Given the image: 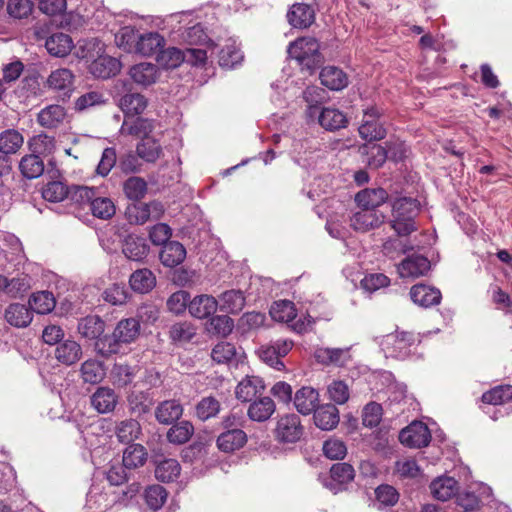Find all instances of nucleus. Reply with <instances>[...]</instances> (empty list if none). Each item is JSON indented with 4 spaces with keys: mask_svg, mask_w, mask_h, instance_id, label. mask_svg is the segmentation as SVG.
I'll list each match as a JSON object with an SVG mask.
<instances>
[{
    "mask_svg": "<svg viewBox=\"0 0 512 512\" xmlns=\"http://www.w3.org/2000/svg\"><path fill=\"white\" fill-rule=\"evenodd\" d=\"M420 211V203L410 197L397 198L392 202V229L399 236H407L416 230L415 217Z\"/></svg>",
    "mask_w": 512,
    "mask_h": 512,
    "instance_id": "f257e3e1",
    "label": "nucleus"
},
{
    "mask_svg": "<svg viewBox=\"0 0 512 512\" xmlns=\"http://www.w3.org/2000/svg\"><path fill=\"white\" fill-rule=\"evenodd\" d=\"M288 54L308 70L315 69L323 61L320 44L313 37H301L290 43Z\"/></svg>",
    "mask_w": 512,
    "mask_h": 512,
    "instance_id": "f03ea898",
    "label": "nucleus"
},
{
    "mask_svg": "<svg viewBox=\"0 0 512 512\" xmlns=\"http://www.w3.org/2000/svg\"><path fill=\"white\" fill-rule=\"evenodd\" d=\"M207 59V53L201 48H187L182 51L175 47H170L161 50L157 55V62L165 69H175L181 65L182 62H187L191 65H203Z\"/></svg>",
    "mask_w": 512,
    "mask_h": 512,
    "instance_id": "7ed1b4c3",
    "label": "nucleus"
},
{
    "mask_svg": "<svg viewBox=\"0 0 512 512\" xmlns=\"http://www.w3.org/2000/svg\"><path fill=\"white\" fill-rule=\"evenodd\" d=\"M128 343V319H122L112 335H106L95 342L94 348L98 355L110 357L113 354H124V346Z\"/></svg>",
    "mask_w": 512,
    "mask_h": 512,
    "instance_id": "20e7f679",
    "label": "nucleus"
},
{
    "mask_svg": "<svg viewBox=\"0 0 512 512\" xmlns=\"http://www.w3.org/2000/svg\"><path fill=\"white\" fill-rule=\"evenodd\" d=\"M416 338L409 332H395L383 337L381 348L387 357L405 359L411 353Z\"/></svg>",
    "mask_w": 512,
    "mask_h": 512,
    "instance_id": "39448f33",
    "label": "nucleus"
},
{
    "mask_svg": "<svg viewBox=\"0 0 512 512\" xmlns=\"http://www.w3.org/2000/svg\"><path fill=\"white\" fill-rule=\"evenodd\" d=\"M381 115L382 111L375 106L364 110L362 123L358 129L362 139L367 141H376L381 140L386 136V129L379 121Z\"/></svg>",
    "mask_w": 512,
    "mask_h": 512,
    "instance_id": "423d86ee",
    "label": "nucleus"
},
{
    "mask_svg": "<svg viewBox=\"0 0 512 512\" xmlns=\"http://www.w3.org/2000/svg\"><path fill=\"white\" fill-rule=\"evenodd\" d=\"M293 347V342L288 339H278L269 345L262 346L259 351L260 359L276 370H282L284 363L281 360Z\"/></svg>",
    "mask_w": 512,
    "mask_h": 512,
    "instance_id": "0eeeda50",
    "label": "nucleus"
},
{
    "mask_svg": "<svg viewBox=\"0 0 512 512\" xmlns=\"http://www.w3.org/2000/svg\"><path fill=\"white\" fill-rule=\"evenodd\" d=\"M400 442L410 448H421L429 444L431 434L426 424L414 421L399 433Z\"/></svg>",
    "mask_w": 512,
    "mask_h": 512,
    "instance_id": "6e6552de",
    "label": "nucleus"
},
{
    "mask_svg": "<svg viewBox=\"0 0 512 512\" xmlns=\"http://www.w3.org/2000/svg\"><path fill=\"white\" fill-rule=\"evenodd\" d=\"M276 438L284 443H295L303 435L300 417L296 414L282 416L275 429Z\"/></svg>",
    "mask_w": 512,
    "mask_h": 512,
    "instance_id": "1a4fd4ad",
    "label": "nucleus"
},
{
    "mask_svg": "<svg viewBox=\"0 0 512 512\" xmlns=\"http://www.w3.org/2000/svg\"><path fill=\"white\" fill-rule=\"evenodd\" d=\"M385 216L373 209L360 208L350 218V225L356 231L366 232L379 227Z\"/></svg>",
    "mask_w": 512,
    "mask_h": 512,
    "instance_id": "9d476101",
    "label": "nucleus"
},
{
    "mask_svg": "<svg viewBox=\"0 0 512 512\" xmlns=\"http://www.w3.org/2000/svg\"><path fill=\"white\" fill-rule=\"evenodd\" d=\"M121 69L118 59L109 55L101 54L93 59L89 65V72L97 78L107 79L115 76Z\"/></svg>",
    "mask_w": 512,
    "mask_h": 512,
    "instance_id": "9b49d317",
    "label": "nucleus"
},
{
    "mask_svg": "<svg viewBox=\"0 0 512 512\" xmlns=\"http://www.w3.org/2000/svg\"><path fill=\"white\" fill-rule=\"evenodd\" d=\"M430 269L429 260L421 255H413L398 265V273L402 278H417L425 275Z\"/></svg>",
    "mask_w": 512,
    "mask_h": 512,
    "instance_id": "f8f14e48",
    "label": "nucleus"
},
{
    "mask_svg": "<svg viewBox=\"0 0 512 512\" xmlns=\"http://www.w3.org/2000/svg\"><path fill=\"white\" fill-rule=\"evenodd\" d=\"M265 385L261 378L257 376H246L242 379L235 390L236 398L242 402H251L258 395H261Z\"/></svg>",
    "mask_w": 512,
    "mask_h": 512,
    "instance_id": "ddd939ff",
    "label": "nucleus"
},
{
    "mask_svg": "<svg viewBox=\"0 0 512 512\" xmlns=\"http://www.w3.org/2000/svg\"><path fill=\"white\" fill-rule=\"evenodd\" d=\"M218 308V300L207 294L197 295L190 302L188 311L191 316L205 319L213 315Z\"/></svg>",
    "mask_w": 512,
    "mask_h": 512,
    "instance_id": "4468645a",
    "label": "nucleus"
},
{
    "mask_svg": "<svg viewBox=\"0 0 512 512\" xmlns=\"http://www.w3.org/2000/svg\"><path fill=\"white\" fill-rule=\"evenodd\" d=\"M287 19L294 28H308L315 20V11L308 4L296 3L289 9Z\"/></svg>",
    "mask_w": 512,
    "mask_h": 512,
    "instance_id": "2eb2a0df",
    "label": "nucleus"
},
{
    "mask_svg": "<svg viewBox=\"0 0 512 512\" xmlns=\"http://www.w3.org/2000/svg\"><path fill=\"white\" fill-rule=\"evenodd\" d=\"M314 356L319 363L325 365L344 366L351 360L350 348H317Z\"/></svg>",
    "mask_w": 512,
    "mask_h": 512,
    "instance_id": "dca6fc26",
    "label": "nucleus"
},
{
    "mask_svg": "<svg viewBox=\"0 0 512 512\" xmlns=\"http://www.w3.org/2000/svg\"><path fill=\"white\" fill-rule=\"evenodd\" d=\"M66 116L67 112L63 106L52 104L38 112L37 123L46 129H54L63 124Z\"/></svg>",
    "mask_w": 512,
    "mask_h": 512,
    "instance_id": "f3484780",
    "label": "nucleus"
},
{
    "mask_svg": "<svg viewBox=\"0 0 512 512\" xmlns=\"http://www.w3.org/2000/svg\"><path fill=\"white\" fill-rule=\"evenodd\" d=\"M54 355L58 362L70 366L82 357V347L72 339L63 340L56 346Z\"/></svg>",
    "mask_w": 512,
    "mask_h": 512,
    "instance_id": "a211bd4d",
    "label": "nucleus"
},
{
    "mask_svg": "<svg viewBox=\"0 0 512 512\" xmlns=\"http://www.w3.org/2000/svg\"><path fill=\"white\" fill-rule=\"evenodd\" d=\"M163 206L160 202L153 201L151 203H136L130 206V220L134 218L135 223L143 224L149 219H159L163 214Z\"/></svg>",
    "mask_w": 512,
    "mask_h": 512,
    "instance_id": "6ab92c4d",
    "label": "nucleus"
},
{
    "mask_svg": "<svg viewBox=\"0 0 512 512\" xmlns=\"http://www.w3.org/2000/svg\"><path fill=\"white\" fill-rule=\"evenodd\" d=\"M410 297L415 304L427 308L439 304L442 296L440 290L418 284L411 288Z\"/></svg>",
    "mask_w": 512,
    "mask_h": 512,
    "instance_id": "aec40b11",
    "label": "nucleus"
},
{
    "mask_svg": "<svg viewBox=\"0 0 512 512\" xmlns=\"http://www.w3.org/2000/svg\"><path fill=\"white\" fill-rule=\"evenodd\" d=\"M183 414V406L177 400H165L155 409L156 420L160 424L170 425L177 421Z\"/></svg>",
    "mask_w": 512,
    "mask_h": 512,
    "instance_id": "412c9836",
    "label": "nucleus"
},
{
    "mask_svg": "<svg viewBox=\"0 0 512 512\" xmlns=\"http://www.w3.org/2000/svg\"><path fill=\"white\" fill-rule=\"evenodd\" d=\"M79 373L83 383L97 385L104 380L106 369L101 361L87 359L80 365Z\"/></svg>",
    "mask_w": 512,
    "mask_h": 512,
    "instance_id": "4be33fe9",
    "label": "nucleus"
},
{
    "mask_svg": "<svg viewBox=\"0 0 512 512\" xmlns=\"http://www.w3.org/2000/svg\"><path fill=\"white\" fill-rule=\"evenodd\" d=\"M118 397L114 390L108 387H99L90 398L92 407L104 414L114 410Z\"/></svg>",
    "mask_w": 512,
    "mask_h": 512,
    "instance_id": "5701e85b",
    "label": "nucleus"
},
{
    "mask_svg": "<svg viewBox=\"0 0 512 512\" xmlns=\"http://www.w3.org/2000/svg\"><path fill=\"white\" fill-rule=\"evenodd\" d=\"M157 65L149 62H142L130 68V78L137 84L149 86L159 78Z\"/></svg>",
    "mask_w": 512,
    "mask_h": 512,
    "instance_id": "b1692460",
    "label": "nucleus"
},
{
    "mask_svg": "<svg viewBox=\"0 0 512 512\" xmlns=\"http://www.w3.org/2000/svg\"><path fill=\"white\" fill-rule=\"evenodd\" d=\"M136 153L145 162L155 163L163 155V149L155 136L143 137L136 145Z\"/></svg>",
    "mask_w": 512,
    "mask_h": 512,
    "instance_id": "393cba45",
    "label": "nucleus"
},
{
    "mask_svg": "<svg viewBox=\"0 0 512 512\" xmlns=\"http://www.w3.org/2000/svg\"><path fill=\"white\" fill-rule=\"evenodd\" d=\"M388 199V193L383 188H367L355 196L359 208L373 209L381 206Z\"/></svg>",
    "mask_w": 512,
    "mask_h": 512,
    "instance_id": "a878e982",
    "label": "nucleus"
},
{
    "mask_svg": "<svg viewBox=\"0 0 512 512\" xmlns=\"http://www.w3.org/2000/svg\"><path fill=\"white\" fill-rule=\"evenodd\" d=\"M459 490L458 482L453 477L442 476L433 480L430 491L434 498L440 501L451 499Z\"/></svg>",
    "mask_w": 512,
    "mask_h": 512,
    "instance_id": "bb28decb",
    "label": "nucleus"
},
{
    "mask_svg": "<svg viewBox=\"0 0 512 512\" xmlns=\"http://www.w3.org/2000/svg\"><path fill=\"white\" fill-rule=\"evenodd\" d=\"M319 394L312 387H302L295 393L294 405L297 411L303 415H308L317 408Z\"/></svg>",
    "mask_w": 512,
    "mask_h": 512,
    "instance_id": "cd10ccee",
    "label": "nucleus"
},
{
    "mask_svg": "<svg viewBox=\"0 0 512 512\" xmlns=\"http://www.w3.org/2000/svg\"><path fill=\"white\" fill-rule=\"evenodd\" d=\"M314 423L322 430H331L339 423V411L335 405L325 404L314 410Z\"/></svg>",
    "mask_w": 512,
    "mask_h": 512,
    "instance_id": "c85d7f7f",
    "label": "nucleus"
},
{
    "mask_svg": "<svg viewBox=\"0 0 512 512\" xmlns=\"http://www.w3.org/2000/svg\"><path fill=\"white\" fill-rule=\"evenodd\" d=\"M322 85L330 90L339 91L348 85L347 74L336 66H326L320 72Z\"/></svg>",
    "mask_w": 512,
    "mask_h": 512,
    "instance_id": "c756f323",
    "label": "nucleus"
},
{
    "mask_svg": "<svg viewBox=\"0 0 512 512\" xmlns=\"http://www.w3.org/2000/svg\"><path fill=\"white\" fill-rule=\"evenodd\" d=\"M275 408V403L270 397H261L251 401L247 415L252 421L265 422L273 415Z\"/></svg>",
    "mask_w": 512,
    "mask_h": 512,
    "instance_id": "7c9ffc66",
    "label": "nucleus"
},
{
    "mask_svg": "<svg viewBox=\"0 0 512 512\" xmlns=\"http://www.w3.org/2000/svg\"><path fill=\"white\" fill-rule=\"evenodd\" d=\"M77 329L82 337L98 341L105 330V322L97 315H89L79 320Z\"/></svg>",
    "mask_w": 512,
    "mask_h": 512,
    "instance_id": "2f4dec72",
    "label": "nucleus"
},
{
    "mask_svg": "<svg viewBox=\"0 0 512 512\" xmlns=\"http://www.w3.org/2000/svg\"><path fill=\"white\" fill-rule=\"evenodd\" d=\"M247 442V435L241 429H229L218 436L217 446L221 451L233 452Z\"/></svg>",
    "mask_w": 512,
    "mask_h": 512,
    "instance_id": "473e14b6",
    "label": "nucleus"
},
{
    "mask_svg": "<svg viewBox=\"0 0 512 512\" xmlns=\"http://www.w3.org/2000/svg\"><path fill=\"white\" fill-rule=\"evenodd\" d=\"M45 47L49 54L56 57H64L73 48V41L68 34L58 32L47 38Z\"/></svg>",
    "mask_w": 512,
    "mask_h": 512,
    "instance_id": "72a5a7b5",
    "label": "nucleus"
},
{
    "mask_svg": "<svg viewBox=\"0 0 512 512\" xmlns=\"http://www.w3.org/2000/svg\"><path fill=\"white\" fill-rule=\"evenodd\" d=\"M185 257L186 249L177 241L166 243L160 252L161 263L166 267L178 266L184 261Z\"/></svg>",
    "mask_w": 512,
    "mask_h": 512,
    "instance_id": "f704fd0d",
    "label": "nucleus"
},
{
    "mask_svg": "<svg viewBox=\"0 0 512 512\" xmlns=\"http://www.w3.org/2000/svg\"><path fill=\"white\" fill-rule=\"evenodd\" d=\"M165 45V39L158 32H148L139 36L136 51L143 56L157 53Z\"/></svg>",
    "mask_w": 512,
    "mask_h": 512,
    "instance_id": "c9c22d12",
    "label": "nucleus"
},
{
    "mask_svg": "<svg viewBox=\"0 0 512 512\" xmlns=\"http://www.w3.org/2000/svg\"><path fill=\"white\" fill-rule=\"evenodd\" d=\"M155 285L156 277L153 272L147 268L138 269L130 275V289L137 293H148Z\"/></svg>",
    "mask_w": 512,
    "mask_h": 512,
    "instance_id": "e433bc0d",
    "label": "nucleus"
},
{
    "mask_svg": "<svg viewBox=\"0 0 512 512\" xmlns=\"http://www.w3.org/2000/svg\"><path fill=\"white\" fill-rule=\"evenodd\" d=\"M331 483L326 485L330 490L336 493L340 487L336 485H344L350 483L355 477L354 468L348 463H336L330 469Z\"/></svg>",
    "mask_w": 512,
    "mask_h": 512,
    "instance_id": "4c0bfd02",
    "label": "nucleus"
},
{
    "mask_svg": "<svg viewBox=\"0 0 512 512\" xmlns=\"http://www.w3.org/2000/svg\"><path fill=\"white\" fill-rule=\"evenodd\" d=\"M245 306V297L240 290H229L220 295L218 307L221 311L236 314Z\"/></svg>",
    "mask_w": 512,
    "mask_h": 512,
    "instance_id": "58836bf2",
    "label": "nucleus"
},
{
    "mask_svg": "<svg viewBox=\"0 0 512 512\" xmlns=\"http://www.w3.org/2000/svg\"><path fill=\"white\" fill-rule=\"evenodd\" d=\"M243 54L235 39H228L219 52V65L231 69L241 63Z\"/></svg>",
    "mask_w": 512,
    "mask_h": 512,
    "instance_id": "ea45409f",
    "label": "nucleus"
},
{
    "mask_svg": "<svg viewBox=\"0 0 512 512\" xmlns=\"http://www.w3.org/2000/svg\"><path fill=\"white\" fill-rule=\"evenodd\" d=\"M5 319L15 327H26L32 321V313L23 304H10L5 310Z\"/></svg>",
    "mask_w": 512,
    "mask_h": 512,
    "instance_id": "a19ab883",
    "label": "nucleus"
},
{
    "mask_svg": "<svg viewBox=\"0 0 512 512\" xmlns=\"http://www.w3.org/2000/svg\"><path fill=\"white\" fill-rule=\"evenodd\" d=\"M19 169L25 178L35 179L43 174L44 162L39 155L31 152V154L25 155L21 158Z\"/></svg>",
    "mask_w": 512,
    "mask_h": 512,
    "instance_id": "79ce46f5",
    "label": "nucleus"
},
{
    "mask_svg": "<svg viewBox=\"0 0 512 512\" xmlns=\"http://www.w3.org/2000/svg\"><path fill=\"white\" fill-rule=\"evenodd\" d=\"M29 150L39 155V157L49 156L54 153L56 149V142L53 136L41 133L33 136L28 141Z\"/></svg>",
    "mask_w": 512,
    "mask_h": 512,
    "instance_id": "37998d69",
    "label": "nucleus"
},
{
    "mask_svg": "<svg viewBox=\"0 0 512 512\" xmlns=\"http://www.w3.org/2000/svg\"><path fill=\"white\" fill-rule=\"evenodd\" d=\"M318 121L323 128L330 131L343 128L347 124L346 116L340 110L330 107L322 109Z\"/></svg>",
    "mask_w": 512,
    "mask_h": 512,
    "instance_id": "c03bdc74",
    "label": "nucleus"
},
{
    "mask_svg": "<svg viewBox=\"0 0 512 512\" xmlns=\"http://www.w3.org/2000/svg\"><path fill=\"white\" fill-rule=\"evenodd\" d=\"M23 143V135L15 129H8L0 133V152L9 157L16 154Z\"/></svg>",
    "mask_w": 512,
    "mask_h": 512,
    "instance_id": "a18cd8bd",
    "label": "nucleus"
},
{
    "mask_svg": "<svg viewBox=\"0 0 512 512\" xmlns=\"http://www.w3.org/2000/svg\"><path fill=\"white\" fill-rule=\"evenodd\" d=\"M181 472V466L176 459H163L155 468V477L161 482H172L176 480Z\"/></svg>",
    "mask_w": 512,
    "mask_h": 512,
    "instance_id": "49530a36",
    "label": "nucleus"
},
{
    "mask_svg": "<svg viewBox=\"0 0 512 512\" xmlns=\"http://www.w3.org/2000/svg\"><path fill=\"white\" fill-rule=\"evenodd\" d=\"M56 301L49 291L33 293L29 298L31 309L38 314L50 313L55 307Z\"/></svg>",
    "mask_w": 512,
    "mask_h": 512,
    "instance_id": "de8ad7c7",
    "label": "nucleus"
},
{
    "mask_svg": "<svg viewBox=\"0 0 512 512\" xmlns=\"http://www.w3.org/2000/svg\"><path fill=\"white\" fill-rule=\"evenodd\" d=\"M270 315L277 322H293L296 318L294 303L289 300L277 301L271 306Z\"/></svg>",
    "mask_w": 512,
    "mask_h": 512,
    "instance_id": "09e8293b",
    "label": "nucleus"
},
{
    "mask_svg": "<svg viewBox=\"0 0 512 512\" xmlns=\"http://www.w3.org/2000/svg\"><path fill=\"white\" fill-rule=\"evenodd\" d=\"M96 194L97 192L94 188L73 185L69 187L68 200L79 208H84L85 206H90Z\"/></svg>",
    "mask_w": 512,
    "mask_h": 512,
    "instance_id": "8fccbe9b",
    "label": "nucleus"
},
{
    "mask_svg": "<svg viewBox=\"0 0 512 512\" xmlns=\"http://www.w3.org/2000/svg\"><path fill=\"white\" fill-rule=\"evenodd\" d=\"M74 75L66 68H60L52 71L47 79L50 88L59 91H69L73 85Z\"/></svg>",
    "mask_w": 512,
    "mask_h": 512,
    "instance_id": "3c124183",
    "label": "nucleus"
},
{
    "mask_svg": "<svg viewBox=\"0 0 512 512\" xmlns=\"http://www.w3.org/2000/svg\"><path fill=\"white\" fill-rule=\"evenodd\" d=\"M104 53V44L97 38L80 40L76 55L81 59H93Z\"/></svg>",
    "mask_w": 512,
    "mask_h": 512,
    "instance_id": "603ef678",
    "label": "nucleus"
},
{
    "mask_svg": "<svg viewBox=\"0 0 512 512\" xmlns=\"http://www.w3.org/2000/svg\"><path fill=\"white\" fill-rule=\"evenodd\" d=\"M220 409V402L213 396H207L197 403L195 413L201 421H206L217 416Z\"/></svg>",
    "mask_w": 512,
    "mask_h": 512,
    "instance_id": "864d4df0",
    "label": "nucleus"
},
{
    "mask_svg": "<svg viewBox=\"0 0 512 512\" xmlns=\"http://www.w3.org/2000/svg\"><path fill=\"white\" fill-rule=\"evenodd\" d=\"M193 433V425L188 421H182L168 430L167 439L173 444H184L190 440Z\"/></svg>",
    "mask_w": 512,
    "mask_h": 512,
    "instance_id": "5fc2aeb1",
    "label": "nucleus"
},
{
    "mask_svg": "<svg viewBox=\"0 0 512 512\" xmlns=\"http://www.w3.org/2000/svg\"><path fill=\"white\" fill-rule=\"evenodd\" d=\"M512 399V386H497L482 395V401L494 406L502 405Z\"/></svg>",
    "mask_w": 512,
    "mask_h": 512,
    "instance_id": "6e6d98bb",
    "label": "nucleus"
},
{
    "mask_svg": "<svg viewBox=\"0 0 512 512\" xmlns=\"http://www.w3.org/2000/svg\"><path fill=\"white\" fill-rule=\"evenodd\" d=\"M93 216L99 219H109L115 214V205L111 199L106 197H95L93 198L89 206Z\"/></svg>",
    "mask_w": 512,
    "mask_h": 512,
    "instance_id": "4d7b16f0",
    "label": "nucleus"
},
{
    "mask_svg": "<svg viewBox=\"0 0 512 512\" xmlns=\"http://www.w3.org/2000/svg\"><path fill=\"white\" fill-rule=\"evenodd\" d=\"M69 187L63 182H49L43 189V198L49 202H60L68 199Z\"/></svg>",
    "mask_w": 512,
    "mask_h": 512,
    "instance_id": "13d9d810",
    "label": "nucleus"
},
{
    "mask_svg": "<svg viewBox=\"0 0 512 512\" xmlns=\"http://www.w3.org/2000/svg\"><path fill=\"white\" fill-rule=\"evenodd\" d=\"M191 300L189 292L185 290L176 291L167 299V309L175 315H180L188 309Z\"/></svg>",
    "mask_w": 512,
    "mask_h": 512,
    "instance_id": "bf43d9fd",
    "label": "nucleus"
},
{
    "mask_svg": "<svg viewBox=\"0 0 512 512\" xmlns=\"http://www.w3.org/2000/svg\"><path fill=\"white\" fill-rule=\"evenodd\" d=\"M170 338L174 342H189L196 334V328L189 322H178L171 326Z\"/></svg>",
    "mask_w": 512,
    "mask_h": 512,
    "instance_id": "052dcab7",
    "label": "nucleus"
},
{
    "mask_svg": "<svg viewBox=\"0 0 512 512\" xmlns=\"http://www.w3.org/2000/svg\"><path fill=\"white\" fill-rule=\"evenodd\" d=\"M144 496L147 505L153 510H158L165 503L167 492L164 487L156 484L146 488Z\"/></svg>",
    "mask_w": 512,
    "mask_h": 512,
    "instance_id": "680f3d73",
    "label": "nucleus"
},
{
    "mask_svg": "<svg viewBox=\"0 0 512 512\" xmlns=\"http://www.w3.org/2000/svg\"><path fill=\"white\" fill-rule=\"evenodd\" d=\"M236 355L235 346L229 342H219L214 346L211 352L213 361L218 364L230 362Z\"/></svg>",
    "mask_w": 512,
    "mask_h": 512,
    "instance_id": "e2e57ef3",
    "label": "nucleus"
},
{
    "mask_svg": "<svg viewBox=\"0 0 512 512\" xmlns=\"http://www.w3.org/2000/svg\"><path fill=\"white\" fill-rule=\"evenodd\" d=\"M323 453L331 460H340L346 456L347 447L342 440L331 438L324 442Z\"/></svg>",
    "mask_w": 512,
    "mask_h": 512,
    "instance_id": "0e129e2a",
    "label": "nucleus"
},
{
    "mask_svg": "<svg viewBox=\"0 0 512 512\" xmlns=\"http://www.w3.org/2000/svg\"><path fill=\"white\" fill-rule=\"evenodd\" d=\"M389 284V278L382 273L368 274L361 280V287L369 293L387 287Z\"/></svg>",
    "mask_w": 512,
    "mask_h": 512,
    "instance_id": "69168bd1",
    "label": "nucleus"
},
{
    "mask_svg": "<svg viewBox=\"0 0 512 512\" xmlns=\"http://www.w3.org/2000/svg\"><path fill=\"white\" fill-rule=\"evenodd\" d=\"M382 418V407L375 402L368 403L362 413L363 425L366 427H376Z\"/></svg>",
    "mask_w": 512,
    "mask_h": 512,
    "instance_id": "338daca9",
    "label": "nucleus"
},
{
    "mask_svg": "<svg viewBox=\"0 0 512 512\" xmlns=\"http://www.w3.org/2000/svg\"><path fill=\"white\" fill-rule=\"evenodd\" d=\"M234 322L227 315H218L211 318L209 323V331L218 335L226 336L233 330Z\"/></svg>",
    "mask_w": 512,
    "mask_h": 512,
    "instance_id": "774afa93",
    "label": "nucleus"
}]
</instances>
